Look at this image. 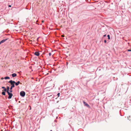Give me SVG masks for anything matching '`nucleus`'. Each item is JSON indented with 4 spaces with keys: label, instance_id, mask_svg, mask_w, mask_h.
<instances>
[{
    "label": "nucleus",
    "instance_id": "obj_2",
    "mask_svg": "<svg viewBox=\"0 0 131 131\" xmlns=\"http://www.w3.org/2000/svg\"><path fill=\"white\" fill-rule=\"evenodd\" d=\"M7 92L8 93V95H9L8 97V98L9 99H11V98L12 97V96L13 95V94H12V93H10L8 91H7Z\"/></svg>",
    "mask_w": 131,
    "mask_h": 131
},
{
    "label": "nucleus",
    "instance_id": "obj_20",
    "mask_svg": "<svg viewBox=\"0 0 131 131\" xmlns=\"http://www.w3.org/2000/svg\"><path fill=\"white\" fill-rule=\"evenodd\" d=\"M61 36L62 37H64V35H62Z\"/></svg>",
    "mask_w": 131,
    "mask_h": 131
},
{
    "label": "nucleus",
    "instance_id": "obj_26",
    "mask_svg": "<svg viewBox=\"0 0 131 131\" xmlns=\"http://www.w3.org/2000/svg\"><path fill=\"white\" fill-rule=\"evenodd\" d=\"M49 55H50V54H51V53H49Z\"/></svg>",
    "mask_w": 131,
    "mask_h": 131
},
{
    "label": "nucleus",
    "instance_id": "obj_27",
    "mask_svg": "<svg viewBox=\"0 0 131 131\" xmlns=\"http://www.w3.org/2000/svg\"><path fill=\"white\" fill-rule=\"evenodd\" d=\"M1 131H2V130H1Z\"/></svg>",
    "mask_w": 131,
    "mask_h": 131
},
{
    "label": "nucleus",
    "instance_id": "obj_24",
    "mask_svg": "<svg viewBox=\"0 0 131 131\" xmlns=\"http://www.w3.org/2000/svg\"><path fill=\"white\" fill-rule=\"evenodd\" d=\"M1 79L2 80L3 79V78H1Z\"/></svg>",
    "mask_w": 131,
    "mask_h": 131
},
{
    "label": "nucleus",
    "instance_id": "obj_14",
    "mask_svg": "<svg viewBox=\"0 0 131 131\" xmlns=\"http://www.w3.org/2000/svg\"><path fill=\"white\" fill-rule=\"evenodd\" d=\"M57 95L58 96V97H59V95H60V93H58V94H57Z\"/></svg>",
    "mask_w": 131,
    "mask_h": 131
},
{
    "label": "nucleus",
    "instance_id": "obj_19",
    "mask_svg": "<svg viewBox=\"0 0 131 131\" xmlns=\"http://www.w3.org/2000/svg\"><path fill=\"white\" fill-rule=\"evenodd\" d=\"M2 89H5V87H4V86H3V87H2Z\"/></svg>",
    "mask_w": 131,
    "mask_h": 131
},
{
    "label": "nucleus",
    "instance_id": "obj_6",
    "mask_svg": "<svg viewBox=\"0 0 131 131\" xmlns=\"http://www.w3.org/2000/svg\"><path fill=\"white\" fill-rule=\"evenodd\" d=\"M20 83V82L19 81H18L17 82L15 83V84L16 86L18 85Z\"/></svg>",
    "mask_w": 131,
    "mask_h": 131
},
{
    "label": "nucleus",
    "instance_id": "obj_18",
    "mask_svg": "<svg viewBox=\"0 0 131 131\" xmlns=\"http://www.w3.org/2000/svg\"><path fill=\"white\" fill-rule=\"evenodd\" d=\"M128 51H131V50H130V49L128 50Z\"/></svg>",
    "mask_w": 131,
    "mask_h": 131
},
{
    "label": "nucleus",
    "instance_id": "obj_16",
    "mask_svg": "<svg viewBox=\"0 0 131 131\" xmlns=\"http://www.w3.org/2000/svg\"><path fill=\"white\" fill-rule=\"evenodd\" d=\"M29 107H30V110H31V108L30 106H29Z\"/></svg>",
    "mask_w": 131,
    "mask_h": 131
},
{
    "label": "nucleus",
    "instance_id": "obj_11",
    "mask_svg": "<svg viewBox=\"0 0 131 131\" xmlns=\"http://www.w3.org/2000/svg\"><path fill=\"white\" fill-rule=\"evenodd\" d=\"M9 87L8 86H7V91H9Z\"/></svg>",
    "mask_w": 131,
    "mask_h": 131
},
{
    "label": "nucleus",
    "instance_id": "obj_1",
    "mask_svg": "<svg viewBox=\"0 0 131 131\" xmlns=\"http://www.w3.org/2000/svg\"><path fill=\"white\" fill-rule=\"evenodd\" d=\"M9 82L10 83L11 85L10 89H12V88H14L15 87V82L14 81H12V80H11L9 81Z\"/></svg>",
    "mask_w": 131,
    "mask_h": 131
},
{
    "label": "nucleus",
    "instance_id": "obj_13",
    "mask_svg": "<svg viewBox=\"0 0 131 131\" xmlns=\"http://www.w3.org/2000/svg\"><path fill=\"white\" fill-rule=\"evenodd\" d=\"M4 91H7V89L6 88H5V89H4Z\"/></svg>",
    "mask_w": 131,
    "mask_h": 131
},
{
    "label": "nucleus",
    "instance_id": "obj_10",
    "mask_svg": "<svg viewBox=\"0 0 131 131\" xmlns=\"http://www.w3.org/2000/svg\"><path fill=\"white\" fill-rule=\"evenodd\" d=\"M2 94L3 95H5V93L4 92H3L2 93Z\"/></svg>",
    "mask_w": 131,
    "mask_h": 131
},
{
    "label": "nucleus",
    "instance_id": "obj_23",
    "mask_svg": "<svg viewBox=\"0 0 131 131\" xmlns=\"http://www.w3.org/2000/svg\"><path fill=\"white\" fill-rule=\"evenodd\" d=\"M106 35H104V36H104V37H105V36H106Z\"/></svg>",
    "mask_w": 131,
    "mask_h": 131
},
{
    "label": "nucleus",
    "instance_id": "obj_5",
    "mask_svg": "<svg viewBox=\"0 0 131 131\" xmlns=\"http://www.w3.org/2000/svg\"><path fill=\"white\" fill-rule=\"evenodd\" d=\"M83 103L86 106L88 107H89V105L88 104L86 103L85 102H83Z\"/></svg>",
    "mask_w": 131,
    "mask_h": 131
},
{
    "label": "nucleus",
    "instance_id": "obj_15",
    "mask_svg": "<svg viewBox=\"0 0 131 131\" xmlns=\"http://www.w3.org/2000/svg\"><path fill=\"white\" fill-rule=\"evenodd\" d=\"M12 89H11L10 88V92H12Z\"/></svg>",
    "mask_w": 131,
    "mask_h": 131
},
{
    "label": "nucleus",
    "instance_id": "obj_4",
    "mask_svg": "<svg viewBox=\"0 0 131 131\" xmlns=\"http://www.w3.org/2000/svg\"><path fill=\"white\" fill-rule=\"evenodd\" d=\"M34 54L37 56H38L40 54L38 52L36 51L35 53Z\"/></svg>",
    "mask_w": 131,
    "mask_h": 131
},
{
    "label": "nucleus",
    "instance_id": "obj_9",
    "mask_svg": "<svg viewBox=\"0 0 131 131\" xmlns=\"http://www.w3.org/2000/svg\"><path fill=\"white\" fill-rule=\"evenodd\" d=\"M4 79H9V77H5L4 78Z\"/></svg>",
    "mask_w": 131,
    "mask_h": 131
},
{
    "label": "nucleus",
    "instance_id": "obj_17",
    "mask_svg": "<svg viewBox=\"0 0 131 131\" xmlns=\"http://www.w3.org/2000/svg\"><path fill=\"white\" fill-rule=\"evenodd\" d=\"M104 42H105V43H106V40H104Z\"/></svg>",
    "mask_w": 131,
    "mask_h": 131
},
{
    "label": "nucleus",
    "instance_id": "obj_25",
    "mask_svg": "<svg viewBox=\"0 0 131 131\" xmlns=\"http://www.w3.org/2000/svg\"><path fill=\"white\" fill-rule=\"evenodd\" d=\"M1 43V42H0V45Z\"/></svg>",
    "mask_w": 131,
    "mask_h": 131
},
{
    "label": "nucleus",
    "instance_id": "obj_12",
    "mask_svg": "<svg viewBox=\"0 0 131 131\" xmlns=\"http://www.w3.org/2000/svg\"><path fill=\"white\" fill-rule=\"evenodd\" d=\"M107 37H108V39H110V35H107Z\"/></svg>",
    "mask_w": 131,
    "mask_h": 131
},
{
    "label": "nucleus",
    "instance_id": "obj_7",
    "mask_svg": "<svg viewBox=\"0 0 131 131\" xmlns=\"http://www.w3.org/2000/svg\"><path fill=\"white\" fill-rule=\"evenodd\" d=\"M12 76L13 77H16L17 76V74L16 73H13L12 74Z\"/></svg>",
    "mask_w": 131,
    "mask_h": 131
},
{
    "label": "nucleus",
    "instance_id": "obj_3",
    "mask_svg": "<svg viewBox=\"0 0 131 131\" xmlns=\"http://www.w3.org/2000/svg\"><path fill=\"white\" fill-rule=\"evenodd\" d=\"M20 94L21 96L24 97L25 95V93L24 91H21L20 93Z\"/></svg>",
    "mask_w": 131,
    "mask_h": 131
},
{
    "label": "nucleus",
    "instance_id": "obj_21",
    "mask_svg": "<svg viewBox=\"0 0 131 131\" xmlns=\"http://www.w3.org/2000/svg\"><path fill=\"white\" fill-rule=\"evenodd\" d=\"M8 7H11V5H9L8 6Z\"/></svg>",
    "mask_w": 131,
    "mask_h": 131
},
{
    "label": "nucleus",
    "instance_id": "obj_8",
    "mask_svg": "<svg viewBox=\"0 0 131 131\" xmlns=\"http://www.w3.org/2000/svg\"><path fill=\"white\" fill-rule=\"evenodd\" d=\"M7 39H6L3 40H2L1 41V43H3V42H4L6 41V40H7Z\"/></svg>",
    "mask_w": 131,
    "mask_h": 131
},
{
    "label": "nucleus",
    "instance_id": "obj_22",
    "mask_svg": "<svg viewBox=\"0 0 131 131\" xmlns=\"http://www.w3.org/2000/svg\"><path fill=\"white\" fill-rule=\"evenodd\" d=\"M44 22V20H42V23H43Z\"/></svg>",
    "mask_w": 131,
    "mask_h": 131
}]
</instances>
